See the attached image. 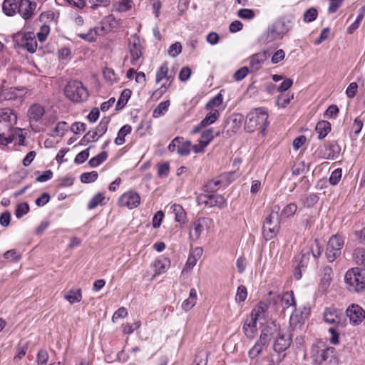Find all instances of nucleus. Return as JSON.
Masks as SVG:
<instances>
[{"label":"nucleus","mask_w":365,"mask_h":365,"mask_svg":"<svg viewBox=\"0 0 365 365\" xmlns=\"http://www.w3.org/2000/svg\"><path fill=\"white\" fill-rule=\"evenodd\" d=\"M36 8V4L29 0H4L2 3V11L6 16L19 14L25 20L33 16Z\"/></svg>","instance_id":"1"},{"label":"nucleus","mask_w":365,"mask_h":365,"mask_svg":"<svg viewBox=\"0 0 365 365\" xmlns=\"http://www.w3.org/2000/svg\"><path fill=\"white\" fill-rule=\"evenodd\" d=\"M274 337L275 340L273 344V349L276 354H272L270 356L262 359L255 365H279L284 359L285 357L284 351L291 344V338L288 334L281 331L277 333Z\"/></svg>","instance_id":"2"},{"label":"nucleus","mask_w":365,"mask_h":365,"mask_svg":"<svg viewBox=\"0 0 365 365\" xmlns=\"http://www.w3.org/2000/svg\"><path fill=\"white\" fill-rule=\"evenodd\" d=\"M268 113L263 108H258L250 111L246 118L245 128L248 132L260 130L264 133L269 125Z\"/></svg>","instance_id":"3"},{"label":"nucleus","mask_w":365,"mask_h":365,"mask_svg":"<svg viewBox=\"0 0 365 365\" xmlns=\"http://www.w3.org/2000/svg\"><path fill=\"white\" fill-rule=\"evenodd\" d=\"M279 210L278 205L274 206L269 215L265 218L262 226V235L266 240L273 239L279 232L281 222Z\"/></svg>","instance_id":"4"},{"label":"nucleus","mask_w":365,"mask_h":365,"mask_svg":"<svg viewBox=\"0 0 365 365\" xmlns=\"http://www.w3.org/2000/svg\"><path fill=\"white\" fill-rule=\"evenodd\" d=\"M64 94L68 99L74 103L84 102L89 96L87 88L82 82L77 80H72L67 83L64 88Z\"/></svg>","instance_id":"5"},{"label":"nucleus","mask_w":365,"mask_h":365,"mask_svg":"<svg viewBox=\"0 0 365 365\" xmlns=\"http://www.w3.org/2000/svg\"><path fill=\"white\" fill-rule=\"evenodd\" d=\"M344 279L349 291L359 292L365 288V269L352 268L346 272Z\"/></svg>","instance_id":"6"},{"label":"nucleus","mask_w":365,"mask_h":365,"mask_svg":"<svg viewBox=\"0 0 365 365\" xmlns=\"http://www.w3.org/2000/svg\"><path fill=\"white\" fill-rule=\"evenodd\" d=\"M292 21L285 18L276 20L267 29L265 41L268 43L282 39L292 29Z\"/></svg>","instance_id":"7"},{"label":"nucleus","mask_w":365,"mask_h":365,"mask_svg":"<svg viewBox=\"0 0 365 365\" xmlns=\"http://www.w3.org/2000/svg\"><path fill=\"white\" fill-rule=\"evenodd\" d=\"M334 348L329 346L323 341H317L311 349V359L313 364L321 365L328 359L333 356Z\"/></svg>","instance_id":"8"},{"label":"nucleus","mask_w":365,"mask_h":365,"mask_svg":"<svg viewBox=\"0 0 365 365\" xmlns=\"http://www.w3.org/2000/svg\"><path fill=\"white\" fill-rule=\"evenodd\" d=\"M15 44L27 50L29 53H34L37 48V41L34 33H20L14 37Z\"/></svg>","instance_id":"9"},{"label":"nucleus","mask_w":365,"mask_h":365,"mask_svg":"<svg viewBox=\"0 0 365 365\" xmlns=\"http://www.w3.org/2000/svg\"><path fill=\"white\" fill-rule=\"evenodd\" d=\"M344 244L343 237L338 234L333 235L329 239L326 249V257L329 262L334 261L341 255V250Z\"/></svg>","instance_id":"10"},{"label":"nucleus","mask_w":365,"mask_h":365,"mask_svg":"<svg viewBox=\"0 0 365 365\" xmlns=\"http://www.w3.org/2000/svg\"><path fill=\"white\" fill-rule=\"evenodd\" d=\"M271 328L267 327L262 331L260 337L252 349L248 351V355L251 359L256 358L262 353L264 348L269 344L271 340V336L273 333L269 331Z\"/></svg>","instance_id":"11"},{"label":"nucleus","mask_w":365,"mask_h":365,"mask_svg":"<svg viewBox=\"0 0 365 365\" xmlns=\"http://www.w3.org/2000/svg\"><path fill=\"white\" fill-rule=\"evenodd\" d=\"M198 204L205 205L208 207H224L226 205V201L223 196L215 193L204 192L197 197Z\"/></svg>","instance_id":"12"},{"label":"nucleus","mask_w":365,"mask_h":365,"mask_svg":"<svg viewBox=\"0 0 365 365\" xmlns=\"http://www.w3.org/2000/svg\"><path fill=\"white\" fill-rule=\"evenodd\" d=\"M22 132L20 128L14 127L9 123H0V144L7 145L15 139V133Z\"/></svg>","instance_id":"13"},{"label":"nucleus","mask_w":365,"mask_h":365,"mask_svg":"<svg viewBox=\"0 0 365 365\" xmlns=\"http://www.w3.org/2000/svg\"><path fill=\"white\" fill-rule=\"evenodd\" d=\"M128 48L131 56L130 63L133 66H139V60L142 56V46L140 38L136 36H131L129 38Z\"/></svg>","instance_id":"14"},{"label":"nucleus","mask_w":365,"mask_h":365,"mask_svg":"<svg viewBox=\"0 0 365 365\" xmlns=\"http://www.w3.org/2000/svg\"><path fill=\"white\" fill-rule=\"evenodd\" d=\"M346 315L349 319L350 323L356 325L362 322L365 319L364 310L357 304H351L346 310Z\"/></svg>","instance_id":"15"},{"label":"nucleus","mask_w":365,"mask_h":365,"mask_svg":"<svg viewBox=\"0 0 365 365\" xmlns=\"http://www.w3.org/2000/svg\"><path fill=\"white\" fill-rule=\"evenodd\" d=\"M340 150V147L337 143H330L319 146L317 152L323 159L334 160L338 158Z\"/></svg>","instance_id":"16"},{"label":"nucleus","mask_w":365,"mask_h":365,"mask_svg":"<svg viewBox=\"0 0 365 365\" xmlns=\"http://www.w3.org/2000/svg\"><path fill=\"white\" fill-rule=\"evenodd\" d=\"M140 202L139 195L133 191H129L120 196L118 204L121 207H127L129 209L137 207Z\"/></svg>","instance_id":"17"},{"label":"nucleus","mask_w":365,"mask_h":365,"mask_svg":"<svg viewBox=\"0 0 365 365\" xmlns=\"http://www.w3.org/2000/svg\"><path fill=\"white\" fill-rule=\"evenodd\" d=\"M308 314L309 310L306 308H304V311L301 309L294 308L289 319L290 326L293 329L300 327L304 323Z\"/></svg>","instance_id":"18"},{"label":"nucleus","mask_w":365,"mask_h":365,"mask_svg":"<svg viewBox=\"0 0 365 365\" xmlns=\"http://www.w3.org/2000/svg\"><path fill=\"white\" fill-rule=\"evenodd\" d=\"M207 219L200 217L195 220L190 230L189 236L191 240L195 241L198 240L207 226Z\"/></svg>","instance_id":"19"},{"label":"nucleus","mask_w":365,"mask_h":365,"mask_svg":"<svg viewBox=\"0 0 365 365\" xmlns=\"http://www.w3.org/2000/svg\"><path fill=\"white\" fill-rule=\"evenodd\" d=\"M228 184L227 175H221L218 178L211 180L205 185L204 192L215 193L220 187L226 186Z\"/></svg>","instance_id":"20"},{"label":"nucleus","mask_w":365,"mask_h":365,"mask_svg":"<svg viewBox=\"0 0 365 365\" xmlns=\"http://www.w3.org/2000/svg\"><path fill=\"white\" fill-rule=\"evenodd\" d=\"M342 317V312L334 307H327L324 312V320L330 324H340Z\"/></svg>","instance_id":"21"},{"label":"nucleus","mask_w":365,"mask_h":365,"mask_svg":"<svg viewBox=\"0 0 365 365\" xmlns=\"http://www.w3.org/2000/svg\"><path fill=\"white\" fill-rule=\"evenodd\" d=\"M333 271L332 269L326 266L321 269V278L319 282V291L326 292L331 284L332 280Z\"/></svg>","instance_id":"22"},{"label":"nucleus","mask_w":365,"mask_h":365,"mask_svg":"<svg viewBox=\"0 0 365 365\" xmlns=\"http://www.w3.org/2000/svg\"><path fill=\"white\" fill-rule=\"evenodd\" d=\"M163 79L172 83L174 79V75L169 73L168 63L164 62L156 72L155 81L157 83H160Z\"/></svg>","instance_id":"23"},{"label":"nucleus","mask_w":365,"mask_h":365,"mask_svg":"<svg viewBox=\"0 0 365 365\" xmlns=\"http://www.w3.org/2000/svg\"><path fill=\"white\" fill-rule=\"evenodd\" d=\"M17 115L15 112L9 108L0 109V123H9L15 125L17 123Z\"/></svg>","instance_id":"24"},{"label":"nucleus","mask_w":365,"mask_h":365,"mask_svg":"<svg viewBox=\"0 0 365 365\" xmlns=\"http://www.w3.org/2000/svg\"><path fill=\"white\" fill-rule=\"evenodd\" d=\"M45 113L44 108L40 104H34L30 106L28 110L29 119L34 121H38Z\"/></svg>","instance_id":"25"},{"label":"nucleus","mask_w":365,"mask_h":365,"mask_svg":"<svg viewBox=\"0 0 365 365\" xmlns=\"http://www.w3.org/2000/svg\"><path fill=\"white\" fill-rule=\"evenodd\" d=\"M309 259V252H305V250H304L302 251L301 259L297 264V267H296V270L294 274L296 279L299 280L302 278V269L307 267Z\"/></svg>","instance_id":"26"},{"label":"nucleus","mask_w":365,"mask_h":365,"mask_svg":"<svg viewBox=\"0 0 365 365\" xmlns=\"http://www.w3.org/2000/svg\"><path fill=\"white\" fill-rule=\"evenodd\" d=\"M266 59L264 53H256L250 60V66L252 71L259 70Z\"/></svg>","instance_id":"27"},{"label":"nucleus","mask_w":365,"mask_h":365,"mask_svg":"<svg viewBox=\"0 0 365 365\" xmlns=\"http://www.w3.org/2000/svg\"><path fill=\"white\" fill-rule=\"evenodd\" d=\"M196 302L197 292L195 288H192L190 290L188 298L182 302L181 307L184 311L187 312L196 304Z\"/></svg>","instance_id":"28"},{"label":"nucleus","mask_w":365,"mask_h":365,"mask_svg":"<svg viewBox=\"0 0 365 365\" xmlns=\"http://www.w3.org/2000/svg\"><path fill=\"white\" fill-rule=\"evenodd\" d=\"M170 209L175 215V221L185 224L187 220L186 212L182 206L179 204H173Z\"/></svg>","instance_id":"29"},{"label":"nucleus","mask_w":365,"mask_h":365,"mask_svg":"<svg viewBox=\"0 0 365 365\" xmlns=\"http://www.w3.org/2000/svg\"><path fill=\"white\" fill-rule=\"evenodd\" d=\"M315 130L318 134V138L323 139L331 130V124L326 120L319 121L316 125Z\"/></svg>","instance_id":"30"},{"label":"nucleus","mask_w":365,"mask_h":365,"mask_svg":"<svg viewBox=\"0 0 365 365\" xmlns=\"http://www.w3.org/2000/svg\"><path fill=\"white\" fill-rule=\"evenodd\" d=\"M267 309V305L264 302H259L251 312L252 316L255 320L264 319L265 317V312Z\"/></svg>","instance_id":"31"},{"label":"nucleus","mask_w":365,"mask_h":365,"mask_svg":"<svg viewBox=\"0 0 365 365\" xmlns=\"http://www.w3.org/2000/svg\"><path fill=\"white\" fill-rule=\"evenodd\" d=\"M170 262L168 258L160 257L155 260L154 267L156 274H160L166 271L170 267Z\"/></svg>","instance_id":"32"},{"label":"nucleus","mask_w":365,"mask_h":365,"mask_svg":"<svg viewBox=\"0 0 365 365\" xmlns=\"http://www.w3.org/2000/svg\"><path fill=\"white\" fill-rule=\"evenodd\" d=\"M220 112L218 110H210L206 116L201 120L200 126L207 127L218 120Z\"/></svg>","instance_id":"33"},{"label":"nucleus","mask_w":365,"mask_h":365,"mask_svg":"<svg viewBox=\"0 0 365 365\" xmlns=\"http://www.w3.org/2000/svg\"><path fill=\"white\" fill-rule=\"evenodd\" d=\"M132 131V128L130 125H124L118 131L117 137L115 139V143L118 145H123L125 142V137L130 134Z\"/></svg>","instance_id":"34"},{"label":"nucleus","mask_w":365,"mask_h":365,"mask_svg":"<svg viewBox=\"0 0 365 365\" xmlns=\"http://www.w3.org/2000/svg\"><path fill=\"white\" fill-rule=\"evenodd\" d=\"M223 102V96L221 93H218L215 97L211 98L206 104L205 108L208 110H218Z\"/></svg>","instance_id":"35"},{"label":"nucleus","mask_w":365,"mask_h":365,"mask_svg":"<svg viewBox=\"0 0 365 365\" xmlns=\"http://www.w3.org/2000/svg\"><path fill=\"white\" fill-rule=\"evenodd\" d=\"M192 150V143L190 140H186L182 137V141L179 143L177 153L180 156H187Z\"/></svg>","instance_id":"36"},{"label":"nucleus","mask_w":365,"mask_h":365,"mask_svg":"<svg viewBox=\"0 0 365 365\" xmlns=\"http://www.w3.org/2000/svg\"><path fill=\"white\" fill-rule=\"evenodd\" d=\"M64 298L69 302L70 304L80 302L82 299L81 289H71L64 296Z\"/></svg>","instance_id":"37"},{"label":"nucleus","mask_w":365,"mask_h":365,"mask_svg":"<svg viewBox=\"0 0 365 365\" xmlns=\"http://www.w3.org/2000/svg\"><path fill=\"white\" fill-rule=\"evenodd\" d=\"M281 303L284 309H287L290 307L296 308V301L293 292H285L282 297Z\"/></svg>","instance_id":"38"},{"label":"nucleus","mask_w":365,"mask_h":365,"mask_svg":"<svg viewBox=\"0 0 365 365\" xmlns=\"http://www.w3.org/2000/svg\"><path fill=\"white\" fill-rule=\"evenodd\" d=\"M364 15H365V6H363L359 9V10L358 11L357 17H356V20L354 21V22L352 23L347 29V31L349 34H352L355 30H356L359 28L360 23L362 21Z\"/></svg>","instance_id":"39"},{"label":"nucleus","mask_w":365,"mask_h":365,"mask_svg":"<svg viewBox=\"0 0 365 365\" xmlns=\"http://www.w3.org/2000/svg\"><path fill=\"white\" fill-rule=\"evenodd\" d=\"M130 96H131V91L129 89H124L122 91V93L117 101L115 110H118L122 109L127 104L129 98H130Z\"/></svg>","instance_id":"40"},{"label":"nucleus","mask_w":365,"mask_h":365,"mask_svg":"<svg viewBox=\"0 0 365 365\" xmlns=\"http://www.w3.org/2000/svg\"><path fill=\"white\" fill-rule=\"evenodd\" d=\"M170 104V103L168 100L160 103L154 109L153 116L157 118L163 115L168 111Z\"/></svg>","instance_id":"41"},{"label":"nucleus","mask_w":365,"mask_h":365,"mask_svg":"<svg viewBox=\"0 0 365 365\" xmlns=\"http://www.w3.org/2000/svg\"><path fill=\"white\" fill-rule=\"evenodd\" d=\"M100 138V135H98V133L95 129L89 130L81 140L80 144L82 145H86L91 142H96Z\"/></svg>","instance_id":"42"},{"label":"nucleus","mask_w":365,"mask_h":365,"mask_svg":"<svg viewBox=\"0 0 365 365\" xmlns=\"http://www.w3.org/2000/svg\"><path fill=\"white\" fill-rule=\"evenodd\" d=\"M132 0H121L114 5L115 11L123 13L129 11L132 8Z\"/></svg>","instance_id":"43"},{"label":"nucleus","mask_w":365,"mask_h":365,"mask_svg":"<svg viewBox=\"0 0 365 365\" xmlns=\"http://www.w3.org/2000/svg\"><path fill=\"white\" fill-rule=\"evenodd\" d=\"M108 158V153L106 151H103L100 153L96 156L92 158L89 162L88 164L92 168H96L101 165L103 162H104Z\"/></svg>","instance_id":"44"},{"label":"nucleus","mask_w":365,"mask_h":365,"mask_svg":"<svg viewBox=\"0 0 365 365\" xmlns=\"http://www.w3.org/2000/svg\"><path fill=\"white\" fill-rule=\"evenodd\" d=\"M110 121V117H104L101 120L99 124L95 128L100 137L103 136L106 133Z\"/></svg>","instance_id":"45"},{"label":"nucleus","mask_w":365,"mask_h":365,"mask_svg":"<svg viewBox=\"0 0 365 365\" xmlns=\"http://www.w3.org/2000/svg\"><path fill=\"white\" fill-rule=\"evenodd\" d=\"M105 200L103 193L98 192L95 195L88 203V209L93 210L99 205H103V201Z\"/></svg>","instance_id":"46"},{"label":"nucleus","mask_w":365,"mask_h":365,"mask_svg":"<svg viewBox=\"0 0 365 365\" xmlns=\"http://www.w3.org/2000/svg\"><path fill=\"white\" fill-rule=\"evenodd\" d=\"M305 252H309V255H312L314 259L319 257L322 254V250L319 242L314 240V242L310 244L309 248L305 250Z\"/></svg>","instance_id":"47"},{"label":"nucleus","mask_w":365,"mask_h":365,"mask_svg":"<svg viewBox=\"0 0 365 365\" xmlns=\"http://www.w3.org/2000/svg\"><path fill=\"white\" fill-rule=\"evenodd\" d=\"M208 354L205 351H200L195 357L192 365H207Z\"/></svg>","instance_id":"48"},{"label":"nucleus","mask_w":365,"mask_h":365,"mask_svg":"<svg viewBox=\"0 0 365 365\" xmlns=\"http://www.w3.org/2000/svg\"><path fill=\"white\" fill-rule=\"evenodd\" d=\"M98 36V31L96 29H91L86 34H78V36L81 38L88 41V42H93L96 40Z\"/></svg>","instance_id":"49"},{"label":"nucleus","mask_w":365,"mask_h":365,"mask_svg":"<svg viewBox=\"0 0 365 365\" xmlns=\"http://www.w3.org/2000/svg\"><path fill=\"white\" fill-rule=\"evenodd\" d=\"M293 98V95H289V93H282L278 96L277 104L279 107L284 108L290 103Z\"/></svg>","instance_id":"50"},{"label":"nucleus","mask_w":365,"mask_h":365,"mask_svg":"<svg viewBox=\"0 0 365 365\" xmlns=\"http://www.w3.org/2000/svg\"><path fill=\"white\" fill-rule=\"evenodd\" d=\"M214 135H212V129H207L201 133V137L199 141L202 143L206 147L213 140Z\"/></svg>","instance_id":"51"},{"label":"nucleus","mask_w":365,"mask_h":365,"mask_svg":"<svg viewBox=\"0 0 365 365\" xmlns=\"http://www.w3.org/2000/svg\"><path fill=\"white\" fill-rule=\"evenodd\" d=\"M247 297V288L244 285H240L237 287L235 300L238 303H242L245 301Z\"/></svg>","instance_id":"52"},{"label":"nucleus","mask_w":365,"mask_h":365,"mask_svg":"<svg viewBox=\"0 0 365 365\" xmlns=\"http://www.w3.org/2000/svg\"><path fill=\"white\" fill-rule=\"evenodd\" d=\"M317 10L315 8H310L304 12L303 20L304 22L310 23L314 21L317 18Z\"/></svg>","instance_id":"53"},{"label":"nucleus","mask_w":365,"mask_h":365,"mask_svg":"<svg viewBox=\"0 0 365 365\" xmlns=\"http://www.w3.org/2000/svg\"><path fill=\"white\" fill-rule=\"evenodd\" d=\"M98 173L96 171H92L90 173H84L81 175V181L83 183H90L95 182L98 178Z\"/></svg>","instance_id":"54"},{"label":"nucleus","mask_w":365,"mask_h":365,"mask_svg":"<svg viewBox=\"0 0 365 365\" xmlns=\"http://www.w3.org/2000/svg\"><path fill=\"white\" fill-rule=\"evenodd\" d=\"M29 211V205L27 202L19 203L16 209L15 215L16 218L19 219L24 215L27 214Z\"/></svg>","instance_id":"55"},{"label":"nucleus","mask_w":365,"mask_h":365,"mask_svg":"<svg viewBox=\"0 0 365 365\" xmlns=\"http://www.w3.org/2000/svg\"><path fill=\"white\" fill-rule=\"evenodd\" d=\"M341 174H342V171H341V168H337V169L334 170L331 173V175L329 179L330 184L332 185H337L341 178Z\"/></svg>","instance_id":"56"},{"label":"nucleus","mask_w":365,"mask_h":365,"mask_svg":"<svg viewBox=\"0 0 365 365\" xmlns=\"http://www.w3.org/2000/svg\"><path fill=\"white\" fill-rule=\"evenodd\" d=\"M237 16L243 19H252L255 14L253 10L250 9H241L237 12Z\"/></svg>","instance_id":"57"},{"label":"nucleus","mask_w":365,"mask_h":365,"mask_svg":"<svg viewBox=\"0 0 365 365\" xmlns=\"http://www.w3.org/2000/svg\"><path fill=\"white\" fill-rule=\"evenodd\" d=\"M297 210V206L295 203L288 204L282 210V215L285 217L293 216Z\"/></svg>","instance_id":"58"},{"label":"nucleus","mask_w":365,"mask_h":365,"mask_svg":"<svg viewBox=\"0 0 365 365\" xmlns=\"http://www.w3.org/2000/svg\"><path fill=\"white\" fill-rule=\"evenodd\" d=\"M91 148V146L77 154L74 160L75 163L77 164L83 163L89 157V149Z\"/></svg>","instance_id":"59"},{"label":"nucleus","mask_w":365,"mask_h":365,"mask_svg":"<svg viewBox=\"0 0 365 365\" xmlns=\"http://www.w3.org/2000/svg\"><path fill=\"white\" fill-rule=\"evenodd\" d=\"M48 358V354L46 350H40L36 357L37 364L46 365Z\"/></svg>","instance_id":"60"},{"label":"nucleus","mask_w":365,"mask_h":365,"mask_svg":"<svg viewBox=\"0 0 365 365\" xmlns=\"http://www.w3.org/2000/svg\"><path fill=\"white\" fill-rule=\"evenodd\" d=\"M67 123L64 121L58 122L55 128L53 130V135L54 136H61L64 134L65 130H66Z\"/></svg>","instance_id":"61"},{"label":"nucleus","mask_w":365,"mask_h":365,"mask_svg":"<svg viewBox=\"0 0 365 365\" xmlns=\"http://www.w3.org/2000/svg\"><path fill=\"white\" fill-rule=\"evenodd\" d=\"M86 124L81 122H75L71 125V130L75 134H80L86 130Z\"/></svg>","instance_id":"62"},{"label":"nucleus","mask_w":365,"mask_h":365,"mask_svg":"<svg viewBox=\"0 0 365 365\" xmlns=\"http://www.w3.org/2000/svg\"><path fill=\"white\" fill-rule=\"evenodd\" d=\"M315 217L311 215H304L302 217V224L304 229H310L314 224Z\"/></svg>","instance_id":"63"},{"label":"nucleus","mask_w":365,"mask_h":365,"mask_svg":"<svg viewBox=\"0 0 365 365\" xmlns=\"http://www.w3.org/2000/svg\"><path fill=\"white\" fill-rule=\"evenodd\" d=\"M182 51V46L179 42L173 43L168 50V54L172 57H175L179 55Z\"/></svg>","instance_id":"64"}]
</instances>
